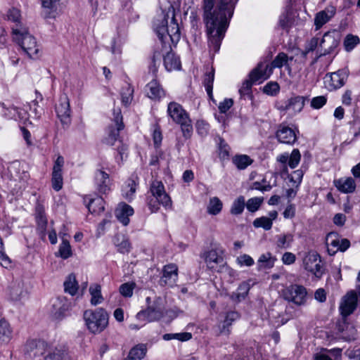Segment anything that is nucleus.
I'll list each match as a JSON object with an SVG mask.
<instances>
[{"instance_id":"nucleus-1","label":"nucleus","mask_w":360,"mask_h":360,"mask_svg":"<svg viewBox=\"0 0 360 360\" xmlns=\"http://www.w3.org/2000/svg\"><path fill=\"white\" fill-rule=\"evenodd\" d=\"M237 0H220L214 8L216 0H203V20L207 28L210 51L217 53L228 27V17L233 14Z\"/></svg>"},{"instance_id":"nucleus-2","label":"nucleus","mask_w":360,"mask_h":360,"mask_svg":"<svg viewBox=\"0 0 360 360\" xmlns=\"http://www.w3.org/2000/svg\"><path fill=\"white\" fill-rule=\"evenodd\" d=\"M154 30L162 44L167 37L174 43L180 39L179 25L174 16L172 17L169 28H168V15L162 12L154 21Z\"/></svg>"},{"instance_id":"nucleus-3","label":"nucleus","mask_w":360,"mask_h":360,"mask_svg":"<svg viewBox=\"0 0 360 360\" xmlns=\"http://www.w3.org/2000/svg\"><path fill=\"white\" fill-rule=\"evenodd\" d=\"M12 34L13 40L19 44L30 58H38L39 45L35 37L29 33L25 26L20 25V27H12Z\"/></svg>"},{"instance_id":"nucleus-4","label":"nucleus","mask_w":360,"mask_h":360,"mask_svg":"<svg viewBox=\"0 0 360 360\" xmlns=\"http://www.w3.org/2000/svg\"><path fill=\"white\" fill-rule=\"evenodd\" d=\"M83 317L88 330L94 334L101 333L108 325L109 315L103 308L87 309Z\"/></svg>"},{"instance_id":"nucleus-5","label":"nucleus","mask_w":360,"mask_h":360,"mask_svg":"<svg viewBox=\"0 0 360 360\" xmlns=\"http://www.w3.org/2000/svg\"><path fill=\"white\" fill-rule=\"evenodd\" d=\"M268 65H264L262 63H259L257 66L254 68L249 74V79H246L243 82L242 86L239 89V94L241 98L252 100L253 95L252 93V86L253 84L259 79H268V74H266V70Z\"/></svg>"},{"instance_id":"nucleus-6","label":"nucleus","mask_w":360,"mask_h":360,"mask_svg":"<svg viewBox=\"0 0 360 360\" xmlns=\"http://www.w3.org/2000/svg\"><path fill=\"white\" fill-rule=\"evenodd\" d=\"M165 303L162 297H156L144 311H139L136 317L139 320L148 319L149 321H158L165 316Z\"/></svg>"},{"instance_id":"nucleus-7","label":"nucleus","mask_w":360,"mask_h":360,"mask_svg":"<svg viewBox=\"0 0 360 360\" xmlns=\"http://www.w3.org/2000/svg\"><path fill=\"white\" fill-rule=\"evenodd\" d=\"M282 295L285 300L300 306L305 304L307 292L303 285L294 284L283 289Z\"/></svg>"},{"instance_id":"nucleus-8","label":"nucleus","mask_w":360,"mask_h":360,"mask_svg":"<svg viewBox=\"0 0 360 360\" xmlns=\"http://www.w3.org/2000/svg\"><path fill=\"white\" fill-rule=\"evenodd\" d=\"M304 268L320 278L323 274V267L321 264L320 256L316 252H309L303 258Z\"/></svg>"},{"instance_id":"nucleus-9","label":"nucleus","mask_w":360,"mask_h":360,"mask_svg":"<svg viewBox=\"0 0 360 360\" xmlns=\"http://www.w3.org/2000/svg\"><path fill=\"white\" fill-rule=\"evenodd\" d=\"M114 122L115 126L109 127V133L104 139V143L108 146H115L120 140V131L123 129L124 124L120 109H114Z\"/></svg>"},{"instance_id":"nucleus-10","label":"nucleus","mask_w":360,"mask_h":360,"mask_svg":"<svg viewBox=\"0 0 360 360\" xmlns=\"http://www.w3.org/2000/svg\"><path fill=\"white\" fill-rule=\"evenodd\" d=\"M340 42V34L336 32H328L324 34L320 42L321 56H326L331 53L338 46Z\"/></svg>"},{"instance_id":"nucleus-11","label":"nucleus","mask_w":360,"mask_h":360,"mask_svg":"<svg viewBox=\"0 0 360 360\" xmlns=\"http://www.w3.org/2000/svg\"><path fill=\"white\" fill-rule=\"evenodd\" d=\"M357 295L354 290L348 292L342 299L340 304V311L342 316H348L352 314L357 307Z\"/></svg>"},{"instance_id":"nucleus-12","label":"nucleus","mask_w":360,"mask_h":360,"mask_svg":"<svg viewBox=\"0 0 360 360\" xmlns=\"http://www.w3.org/2000/svg\"><path fill=\"white\" fill-rule=\"evenodd\" d=\"M150 193L153 197H155L159 203L165 207H171L172 200L170 197L166 193L163 184L155 180L150 184Z\"/></svg>"},{"instance_id":"nucleus-13","label":"nucleus","mask_w":360,"mask_h":360,"mask_svg":"<svg viewBox=\"0 0 360 360\" xmlns=\"http://www.w3.org/2000/svg\"><path fill=\"white\" fill-rule=\"evenodd\" d=\"M178 278V267L174 264L165 265L162 271V276L160 279L162 286L172 287L176 284Z\"/></svg>"},{"instance_id":"nucleus-14","label":"nucleus","mask_w":360,"mask_h":360,"mask_svg":"<svg viewBox=\"0 0 360 360\" xmlns=\"http://www.w3.org/2000/svg\"><path fill=\"white\" fill-rule=\"evenodd\" d=\"M56 112L63 125H68L70 123V102L66 95L60 96L59 103L56 106Z\"/></svg>"},{"instance_id":"nucleus-15","label":"nucleus","mask_w":360,"mask_h":360,"mask_svg":"<svg viewBox=\"0 0 360 360\" xmlns=\"http://www.w3.org/2000/svg\"><path fill=\"white\" fill-rule=\"evenodd\" d=\"M94 183L96 191L100 194H105L110 190L109 174L102 169H97L95 172Z\"/></svg>"},{"instance_id":"nucleus-16","label":"nucleus","mask_w":360,"mask_h":360,"mask_svg":"<svg viewBox=\"0 0 360 360\" xmlns=\"http://www.w3.org/2000/svg\"><path fill=\"white\" fill-rule=\"evenodd\" d=\"M326 81L328 83V88L330 90H334L342 87L347 78L346 72L343 70H340L337 72L327 74L326 75Z\"/></svg>"},{"instance_id":"nucleus-17","label":"nucleus","mask_w":360,"mask_h":360,"mask_svg":"<svg viewBox=\"0 0 360 360\" xmlns=\"http://www.w3.org/2000/svg\"><path fill=\"white\" fill-rule=\"evenodd\" d=\"M44 360H70V356L64 346L48 345Z\"/></svg>"},{"instance_id":"nucleus-18","label":"nucleus","mask_w":360,"mask_h":360,"mask_svg":"<svg viewBox=\"0 0 360 360\" xmlns=\"http://www.w3.org/2000/svg\"><path fill=\"white\" fill-rule=\"evenodd\" d=\"M47 347L48 344L44 340H31L27 342L25 346V351L30 356L45 355Z\"/></svg>"},{"instance_id":"nucleus-19","label":"nucleus","mask_w":360,"mask_h":360,"mask_svg":"<svg viewBox=\"0 0 360 360\" xmlns=\"http://www.w3.org/2000/svg\"><path fill=\"white\" fill-rule=\"evenodd\" d=\"M71 303L65 297H58L53 303V316L56 319H61L71 309Z\"/></svg>"},{"instance_id":"nucleus-20","label":"nucleus","mask_w":360,"mask_h":360,"mask_svg":"<svg viewBox=\"0 0 360 360\" xmlns=\"http://www.w3.org/2000/svg\"><path fill=\"white\" fill-rule=\"evenodd\" d=\"M240 318V314L236 311H229L226 313L224 319L221 321L217 326V335L230 334L229 327L232 325L233 322Z\"/></svg>"},{"instance_id":"nucleus-21","label":"nucleus","mask_w":360,"mask_h":360,"mask_svg":"<svg viewBox=\"0 0 360 360\" xmlns=\"http://www.w3.org/2000/svg\"><path fill=\"white\" fill-rule=\"evenodd\" d=\"M167 112L173 121L178 124L189 118L182 106L176 102H171L168 104Z\"/></svg>"},{"instance_id":"nucleus-22","label":"nucleus","mask_w":360,"mask_h":360,"mask_svg":"<svg viewBox=\"0 0 360 360\" xmlns=\"http://www.w3.org/2000/svg\"><path fill=\"white\" fill-rule=\"evenodd\" d=\"M154 78L146 86V93L148 98L153 100H160L165 96V92L159 82Z\"/></svg>"},{"instance_id":"nucleus-23","label":"nucleus","mask_w":360,"mask_h":360,"mask_svg":"<svg viewBox=\"0 0 360 360\" xmlns=\"http://www.w3.org/2000/svg\"><path fill=\"white\" fill-rule=\"evenodd\" d=\"M205 260L207 267L213 271H219L218 267H221L225 264L224 257L214 250H211L205 253Z\"/></svg>"},{"instance_id":"nucleus-24","label":"nucleus","mask_w":360,"mask_h":360,"mask_svg":"<svg viewBox=\"0 0 360 360\" xmlns=\"http://www.w3.org/2000/svg\"><path fill=\"white\" fill-rule=\"evenodd\" d=\"M24 283L22 281H13L7 288V294L10 299L13 301H18L25 295Z\"/></svg>"},{"instance_id":"nucleus-25","label":"nucleus","mask_w":360,"mask_h":360,"mask_svg":"<svg viewBox=\"0 0 360 360\" xmlns=\"http://www.w3.org/2000/svg\"><path fill=\"white\" fill-rule=\"evenodd\" d=\"M276 136L279 142L285 144H293L297 139L295 133L291 128L282 125L277 130Z\"/></svg>"},{"instance_id":"nucleus-26","label":"nucleus","mask_w":360,"mask_h":360,"mask_svg":"<svg viewBox=\"0 0 360 360\" xmlns=\"http://www.w3.org/2000/svg\"><path fill=\"white\" fill-rule=\"evenodd\" d=\"M305 98L301 96H295L288 99L281 107L282 110H292L295 112H300L304 105Z\"/></svg>"},{"instance_id":"nucleus-27","label":"nucleus","mask_w":360,"mask_h":360,"mask_svg":"<svg viewBox=\"0 0 360 360\" xmlns=\"http://www.w3.org/2000/svg\"><path fill=\"white\" fill-rule=\"evenodd\" d=\"M336 9L334 6H328L325 10L316 13L314 18V24L316 30L320 29L324 24L328 22L335 14Z\"/></svg>"},{"instance_id":"nucleus-28","label":"nucleus","mask_w":360,"mask_h":360,"mask_svg":"<svg viewBox=\"0 0 360 360\" xmlns=\"http://www.w3.org/2000/svg\"><path fill=\"white\" fill-rule=\"evenodd\" d=\"M278 217V212L276 210L269 212V217H261L256 218L253 221V226L255 228H263L264 230H270L273 225V220Z\"/></svg>"},{"instance_id":"nucleus-29","label":"nucleus","mask_w":360,"mask_h":360,"mask_svg":"<svg viewBox=\"0 0 360 360\" xmlns=\"http://www.w3.org/2000/svg\"><path fill=\"white\" fill-rule=\"evenodd\" d=\"M84 201L86 203L89 211L92 214H100L104 211L105 202L101 197L91 198L89 196H85Z\"/></svg>"},{"instance_id":"nucleus-30","label":"nucleus","mask_w":360,"mask_h":360,"mask_svg":"<svg viewBox=\"0 0 360 360\" xmlns=\"http://www.w3.org/2000/svg\"><path fill=\"white\" fill-rule=\"evenodd\" d=\"M335 187L342 193H352L356 190V183L352 177L340 179L334 181Z\"/></svg>"},{"instance_id":"nucleus-31","label":"nucleus","mask_w":360,"mask_h":360,"mask_svg":"<svg viewBox=\"0 0 360 360\" xmlns=\"http://www.w3.org/2000/svg\"><path fill=\"white\" fill-rule=\"evenodd\" d=\"M342 349L335 348L328 350L322 348L319 352L314 354V360H340Z\"/></svg>"},{"instance_id":"nucleus-32","label":"nucleus","mask_w":360,"mask_h":360,"mask_svg":"<svg viewBox=\"0 0 360 360\" xmlns=\"http://www.w3.org/2000/svg\"><path fill=\"white\" fill-rule=\"evenodd\" d=\"M134 214V209L129 205L123 203L115 210V216L117 219L124 226H127L129 223V217Z\"/></svg>"},{"instance_id":"nucleus-33","label":"nucleus","mask_w":360,"mask_h":360,"mask_svg":"<svg viewBox=\"0 0 360 360\" xmlns=\"http://www.w3.org/2000/svg\"><path fill=\"white\" fill-rule=\"evenodd\" d=\"M147 351L146 345L139 343L129 350L127 356L124 360H142L146 356Z\"/></svg>"},{"instance_id":"nucleus-34","label":"nucleus","mask_w":360,"mask_h":360,"mask_svg":"<svg viewBox=\"0 0 360 360\" xmlns=\"http://www.w3.org/2000/svg\"><path fill=\"white\" fill-rule=\"evenodd\" d=\"M288 56L286 53L283 52L279 53L271 63V65L266 64L262 63L265 65H268V69L266 70V74H268V78L272 73V71L274 68H281L284 65H288Z\"/></svg>"},{"instance_id":"nucleus-35","label":"nucleus","mask_w":360,"mask_h":360,"mask_svg":"<svg viewBox=\"0 0 360 360\" xmlns=\"http://www.w3.org/2000/svg\"><path fill=\"white\" fill-rule=\"evenodd\" d=\"M164 65L167 70H180L181 67V60L179 56L172 51H169L164 56Z\"/></svg>"},{"instance_id":"nucleus-36","label":"nucleus","mask_w":360,"mask_h":360,"mask_svg":"<svg viewBox=\"0 0 360 360\" xmlns=\"http://www.w3.org/2000/svg\"><path fill=\"white\" fill-rule=\"evenodd\" d=\"M64 290L66 293L75 295L79 289V284L74 274H70L64 281Z\"/></svg>"},{"instance_id":"nucleus-37","label":"nucleus","mask_w":360,"mask_h":360,"mask_svg":"<svg viewBox=\"0 0 360 360\" xmlns=\"http://www.w3.org/2000/svg\"><path fill=\"white\" fill-rule=\"evenodd\" d=\"M12 338L10 324L5 319L0 320V343L8 342Z\"/></svg>"},{"instance_id":"nucleus-38","label":"nucleus","mask_w":360,"mask_h":360,"mask_svg":"<svg viewBox=\"0 0 360 360\" xmlns=\"http://www.w3.org/2000/svg\"><path fill=\"white\" fill-rule=\"evenodd\" d=\"M294 236L292 233H283L276 236V247L279 249H288L290 247Z\"/></svg>"},{"instance_id":"nucleus-39","label":"nucleus","mask_w":360,"mask_h":360,"mask_svg":"<svg viewBox=\"0 0 360 360\" xmlns=\"http://www.w3.org/2000/svg\"><path fill=\"white\" fill-rule=\"evenodd\" d=\"M134 94V88L130 84L126 83L122 87L120 92L122 103L124 105L128 106L132 99Z\"/></svg>"},{"instance_id":"nucleus-40","label":"nucleus","mask_w":360,"mask_h":360,"mask_svg":"<svg viewBox=\"0 0 360 360\" xmlns=\"http://www.w3.org/2000/svg\"><path fill=\"white\" fill-rule=\"evenodd\" d=\"M89 292L91 295V304L92 305L96 306L103 302V298L101 295V287L100 285L96 283L91 285Z\"/></svg>"},{"instance_id":"nucleus-41","label":"nucleus","mask_w":360,"mask_h":360,"mask_svg":"<svg viewBox=\"0 0 360 360\" xmlns=\"http://www.w3.org/2000/svg\"><path fill=\"white\" fill-rule=\"evenodd\" d=\"M233 162L238 169H245L252 163V160L247 155H236Z\"/></svg>"},{"instance_id":"nucleus-42","label":"nucleus","mask_w":360,"mask_h":360,"mask_svg":"<svg viewBox=\"0 0 360 360\" xmlns=\"http://www.w3.org/2000/svg\"><path fill=\"white\" fill-rule=\"evenodd\" d=\"M222 202L217 197H213L210 199L207 205V212L210 214L217 215L222 209Z\"/></svg>"},{"instance_id":"nucleus-43","label":"nucleus","mask_w":360,"mask_h":360,"mask_svg":"<svg viewBox=\"0 0 360 360\" xmlns=\"http://www.w3.org/2000/svg\"><path fill=\"white\" fill-rule=\"evenodd\" d=\"M214 78V70L211 68L210 72H207L205 75L204 85L205 86L206 91L210 98H212V88L213 82Z\"/></svg>"},{"instance_id":"nucleus-44","label":"nucleus","mask_w":360,"mask_h":360,"mask_svg":"<svg viewBox=\"0 0 360 360\" xmlns=\"http://www.w3.org/2000/svg\"><path fill=\"white\" fill-rule=\"evenodd\" d=\"M245 206V198L240 195L233 201L230 212L233 215L240 214L243 212Z\"/></svg>"},{"instance_id":"nucleus-45","label":"nucleus","mask_w":360,"mask_h":360,"mask_svg":"<svg viewBox=\"0 0 360 360\" xmlns=\"http://www.w3.org/2000/svg\"><path fill=\"white\" fill-rule=\"evenodd\" d=\"M165 340H178L181 342L188 341L192 338V334L188 332L179 333H166L162 336Z\"/></svg>"},{"instance_id":"nucleus-46","label":"nucleus","mask_w":360,"mask_h":360,"mask_svg":"<svg viewBox=\"0 0 360 360\" xmlns=\"http://www.w3.org/2000/svg\"><path fill=\"white\" fill-rule=\"evenodd\" d=\"M7 19L15 23L13 27H20V25H23L20 22V11L16 8H12L8 11Z\"/></svg>"},{"instance_id":"nucleus-47","label":"nucleus","mask_w":360,"mask_h":360,"mask_svg":"<svg viewBox=\"0 0 360 360\" xmlns=\"http://www.w3.org/2000/svg\"><path fill=\"white\" fill-rule=\"evenodd\" d=\"M275 260L276 259L271 257V254L270 252H266L259 257L258 263L260 267L270 269L273 267Z\"/></svg>"},{"instance_id":"nucleus-48","label":"nucleus","mask_w":360,"mask_h":360,"mask_svg":"<svg viewBox=\"0 0 360 360\" xmlns=\"http://www.w3.org/2000/svg\"><path fill=\"white\" fill-rule=\"evenodd\" d=\"M51 183L52 187L56 191H58L63 188L62 171L53 170Z\"/></svg>"},{"instance_id":"nucleus-49","label":"nucleus","mask_w":360,"mask_h":360,"mask_svg":"<svg viewBox=\"0 0 360 360\" xmlns=\"http://www.w3.org/2000/svg\"><path fill=\"white\" fill-rule=\"evenodd\" d=\"M360 42L359 38L353 34H347L344 41V46L347 51H351Z\"/></svg>"},{"instance_id":"nucleus-50","label":"nucleus","mask_w":360,"mask_h":360,"mask_svg":"<svg viewBox=\"0 0 360 360\" xmlns=\"http://www.w3.org/2000/svg\"><path fill=\"white\" fill-rule=\"evenodd\" d=\"M136 287V283H125L120 286L119 291L120 294L125 297H131L133 295V290Z\"/></svg>"},{"instance_id":"nucleus-51","label":"nucleus","mask_w":360,"mask_h":360,"mask_svg":"<svg viewBox=\"0 0 360 360\" xmlns=\"http://www.w3.org/2000/svg\"><path fill=\"white\" fill-rule=\"evenodd\" d=\"M263 198L258 197L249 199L247 203L245 204L248 210L251 212H256L261 206L262 203L263 202Z\"/></svg>"},{"instance_id":"nucleus-52","label":"nucleus","mask_w":360,"mask_h":360,"mask_svg":"<svg viewBox=\"0 0 360 360\" xmlns=\"http://www.w3.org/2000/svg\"><path fill=\"white\" fill-rule=\"evenodd\" d=\"M59 253L63 259H68L72 255L71 247L68 240H63L59 248Z\"/></svg>"},{"instance_id":"nucleus-53","label":"nucleus","mask_w":360,"mask_h":360,"mask_svg":"<svg viewBox=\"0 0 360 360\" xmlns=\"http://www.w3.org/2000/svg\"><path fill=\"white\" fill-rule=\"evenodd\" d=\"M37 222V231L39 234L40 235V237L44 239L46 236V230L47 226V219L46 217H41V218H36Z\"/></svg>"},{"instance_id":"nucleus-54","label":"nucleus","mask_w":360,"mask_h":360,"mask_svg":"<svg viewBox=\"0 0 360 360\" xmlns=\"http://www.w3.org/2000/svg\"><path fill=\"white\" fill-rule=\"evenodd\" d=\"M301 158L300 153L298 149H294L292 151L290 156L288 160V165L292 169L295 168L300 162Z\"/></svg>"},{"instance_id":"nucleus-55","label":"nucleus","mask_w":360,"mask_h":360,"mask_svg":"<svg viewBox=\"0 0 360 360\" xmlns=\"http://www.w3.org/2000/svg\"><path fill=\"white\" fill-rule=\"evenodd\" d=\"M279 85L277 82H269L267 83L263 89V91L264 94L268 95H276L279 91Z\"/></svg>"},{"instance_id":"nucleus-56","label":"nucleus","mask_w":360,"mask_h":360,"mask_svg":"<svg viewBox=\"0 0 360 360\" xmlns=\"http://www.w3.org/2000/svg\"><path fill=\"white\" fill-rule=\"evenodd\" d=\"M327 102V98L324 96L314 97L311 101V107L314 109L322 108Z\"/></svg>"},{"instance_id":"nucleus-57","label":"nucleus","mask_w":360,"mask_h":360,"mask_svg":"<svg viewBox=\"0 0 360 360\" xmlns=\"http://www.w3.org/2000/svg\"><path fill=\"white\" fill-rule=\"evenodd\" d=\"M219 149L220 157H221L222 158H226L229 156L230 147L221 138H219Z\"/></svg>"},{"instance_id":"nucleus-58","label":"nucleus","mask_w":360,"mask_h":360,"mask_svg":"<svg viewBox=\"0 0 360 360\" xmlns=\"http://www.w3.org/2000/svg\"><path fill=\"white\" fill-rule=\"evenodd\" d=\"M179 124H181L184 136L186 138L189 137L193 131V127L191 124V120L188 118L187 120H184V122H181Z\"/></svg>"},{"instance_id":"nucleus-59","label":"nucleus","mask_w":360,"mask_h":360,"mask_svg":"<svg viewBox=\"0 0 360 360\" xmlns=\"http://www.w3.org/2000/svg\"><path fill=\"white\" fill-rule=\"evenodd\" d=\"M0 264L4 268H9L11 266V260L2 250V242L0 239Z\"/></svg>"},{"instance_id":"nucleus-60","label":"nucleus","mask_w":360,"mask_h":360,"mask_svg":"<svg viewBox=\"0 0 360 360\" xmlns=\"http://www.w3.org/2000/svg\"><path fill=\"white\" fill-rule=\"evenodd\" d=\"M160 53L158 51H155L152 58V63L149 67V72L152 73L153 77H156L158 72V67L156 65V60H160Z\"/></svg>"},{"instance_id":"nucleus-61","label":"nucleus","mask_w":360,"mask_h":360,"mask_svg":"<svg viewBox=\"0 0 360 360\" xmlns=\"http://www.w3.org/2000/svg\"><path fill=\"white\" fill-rule=\"evenodd\" d=\"M233 105V101L231 98H226L219 103L218 108L221 113H226Z\"/></svg>"},{"instance_id":"nucleus-62","label":"nucleus","mask_w":360,"mask_h":360,"mask_svg":"<svg viewBox=\"0 0 360 360\" xmlns=\"http://www.w3.org/2000/svg\"><path fill=\"white\" fill-rule=\"evenodd\" d=\"M237 262L240 266H250L254 264L253 259L248 255L244 254L237 258Z\"/></svg>"},{"instance_id":"nucleus-63","label":"nucleus","mask_w":360,"mask_h":360,"mask_svg":"<svg viewBox=\"0 0 360 360\" xmlns=\"http://www.w3.org/2000/svg\"><path fill=\"white\" fill-rule=\"evenodd\" d=\"M273 186L270 184H262V182L255 181L250 186V189L252 190H258L262 192L269 191L272 188Z\"/></svg>"},{"instance_id":"nucleus-64","label":"nucleus","mask_w":360,"mask_h":360,"mask_svg":"<svg viewBox=\"0 0 360 360\" xmlns=\"http://www.w3.org/2000/svg\"><path fill=\"white\" fill-rule=\"evenodd\" d=\"M349 328V324L347 321V316H342V319L338 320L336 323V328L340 333H344Z\"/></svg>"}]
</instances>
